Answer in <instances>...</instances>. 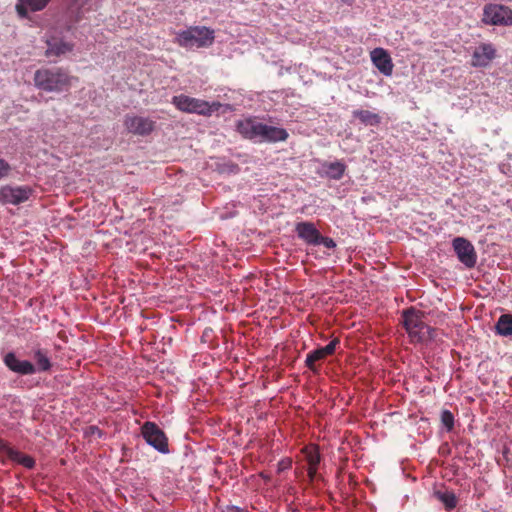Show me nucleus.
<instances>
[{
  "label": "nucleus",
  "instance_id": "obj_18",
  "mask_svg": "<svg viewBox=\"0 0 512 512\" xmlns=\"http://www.w3.org/2000/svg\"><path fill=\"white\" fill-rule=\"evenodd\" d=\"M33 359L36 362L37 368L36 371L46 372L49 371L52 367L51 361L48 356V351L42 348H35L33 350Z\"/></svg>",
  "mask_w": 512,
  "mask_h": 512
},
{
  "label": "nucleus",
  "instance_id": "obj_4",
  "mask_svg": "<svg viewBox=\"0 0 512 512\" xmlns=\"http://www.w3.org/2000/svg\"><path fill=\"white\" fill-rule=\"evenodd\" d=\"M214 41V31L205 26L190 27L177 33L176 42L184 48L207 47Z\"/></svg>",
  "mask_w": 512,
  "mask_h": 512
},
{
  "label": "nucleus",
  "instance_id": "obj_10",
  "mask_svg": "<svg viewBox=\"0 0 512 512\" xmlns=\"http://www.w3.org/2000/svg\"><path fill=\"white\" fill-rule=\"evenodd\" d=\"M496 57V49L491 43H481L477 46L472 55L471 65L473 67H486Z\"/></svg>",
  "mask_w": 512,
  "mask_h": 512
},
{
  "label": "nucleus",
  "instance_id": "obj_21",
  "mask_svg": "<svg viewBox=\"0 0 512 512\" xmlns=\"http://www.w3.org/2000/svg\"><path fill=\"white\" fill-rule=\"evenodd\" d=\"M323 167L325 168L326 175L334 180H340L346 171V165L341 161L326 163Z\"/></svg>",
  "mask_w": 512,
  "mask_h": 512
},
{
  "label": "nucleus",
  "instance_id": "obj_17",
  "mask_svg": "<svg viewBox=\"0 0 512 512\" xmlns=\"http://www.w3.org/2000/svg\"><path fill=\"white\" fill-rule=\"evenodd\" d=\"M352 116L366 126H377L381 122V116L369 110H354Z\"/></svg>",
  "mask_w": 512,
  "mask_h": 512
},
{
  "label": "nucleus",
  "instance_id": "obj_5",
  "mask_svg": "<svg viewBox=\"0 0 512 512\" xmlns=\"http://www.w3.org/2000/svg\"><path fill=\"white\" fill-rule=\"evenodd\" d=\"M141 435L158 452L162 454L169 453L168 438L156 423L146 421L141 427Z\"/></svg>",
  "mask_w": 512,
  "mask_h": 512
},
{
  "label": "nucleus",
  "instance_id": "obj_25",
  "mask_svg": "<svg viewBox=\"0 0 512 512\" xmlns=\"http://www.w3.org/2000/svg\"><path fill=\"white\" fill-rule=\"evenodd\" d=\"M441 422L445 426L448 432L454 428V416L449 410H443L441 412Z\"/></svg>",
  "mask_w": 512,
  "mask_h": 512
},
{
  "label": "nucleus",
  "instance_id": "obj_9",
  "mask_svg": "<svg viewBox=\"0 0 512 512\" xmlns=\"http://www.w3.org/2000/svg\"><path fill=\"white\" fill-rule=\"evenodd\" d=\"M32 194L28 186H3L0 189V201L4 204L19 205L26 202Z\"/></svg>",
  "mask_w": 512,
  "mask_h": 512
},
{
  "label": "nucleus",
  "instance_id": "obj_19",
  "mask_svg": "<svg viewBox=\"0 0 512 512\" xmlns=\"http://www.w3.org/2000/svg\"><path fill=\"white\" fill-rule=\"evenodd\" d=\"M47 44H48V48L46 51L47 56H50V55L60 56L67 52L72 51V49H73V45L71 43H68V42H65L62 40L49 41Z\"/></svg>",
  "mask_w": 512,
  "mask_h": 512
},
{
  "label": "nucleus",
  "instance_id": "obj_7",
  "mask_svg": "<svg viewBox=\"0 0 512 512\" xmlns=\"http://www.w3.org/2000/svg\"><path fill=\"white\" fill-rule=\"evenodd\" d=\"M124 126L129 133L144 137L154 131L156 122L149 117L128 114L125 116Z\"/></svg>",
  "mask_w": 512,
  "mask_h": 512
},
{
  "label": "nucleus",
  "instance_id": "obj_22",
  "mask_svg": "<svg viewBox=\"0 0 512 512\" xmlns=\"http://www.w3.org/2000/svg\"><path fill=\"white\" fill-rule=\"evenodd\" d=\"M9 459L12 460L13 462L22 465L27 469H33L35 466V460L31 456L23 454L15 449H13V451H10Z\"/></svg>",
  "mask_w": 512,
  "mask_h": 512
},
{
  "label": "nucleus",
  "instance_id": "obj_12",
  "mask_svg": "<svg viewBox=\"0 0 512 512\" xmlns=\"http://www.w3.org/2000/svg\"><path fill=\"white\" fill-rule=\"evenodd\" d=\"M374 66L385 76H391L394 64L389 53L383 48H375L370 53Z\"/></svg>",
  "mask_w": 512,
  "mask_h": 512
},
{
  "label": "nucleus",
  "instance_id": "obj_23",
  "mask_svg": "<svg viewBox=\"0 0 512 512\" xmlns=\"http://www.w3.org/2000/svg\"><path fill=\"white\" fill-rule=\"evenodd\" d=\"M302 453L305 456V460L308 463V466H318L321 461V456L318 451L317 446L309 445L302 448Z\"/></svg>",
  "mask_w": 512,
  "mask_h": 512
},
{
  "label": "nucleus",
  "instance_id": "obj_27",
  "mask_svg": "<svg viewBox=\"0 0 512 512\" xmlns=\"http://www.w3.org/2000/svg\"><path fill=\"white\" fill-rule=\"evenodd\" d=\"M28 10L30 9L27 6V4L24 3L22 0H19V2L16 4V11L18 15L22 18H25L28 16Z\"/></svg>",
  "mask_w": 512,
  "mask_h": 512
},
{
  "label": "nucleus",
  "instance_id": "obj_24",
  "mask_svg": "<svg viewBox=\"0 0 512 512\" xmlns=\"http://www.w3.org/2000/svg\"><path fill=\"white\" fill-rule=\"evenodd\" d=\"M435 497L443 503L447 510H452L457 506V498L453 492L450 491H436Z\"/></svg>",
  "mask_w": 512,
  "mask_h": 512
},
{
  "label": "nucleus",
  "instance_id": "obj_26",
  "mask_svg": "<svg viewBox=\"0 0 512 512\" xmlns=\"http://www.w3.org/2000/svg\"><path fill=\"white\" fill-rule=\"evenodd\" d=\"M24 3L27 4L29 9L31 11H41L43 10L47 4L50 2V0H22Z\"/></svg>",
  "mask_w": 512,
  "mask_h": 512
},
{
  "label": "nucleus",
  "instance_id": "obj_32",
  "mask_svg": "<svg viewBox=\"0 0 512 512\" xmlns=\"http://www.w3.org/2000/svg\"><path fill=\"white\" fill-rule=\"evenodd\" d=\"M223 512H248L246 509L235 506V505H227Z\"/></svg>",
  "mask_w": 512,
  "mask_h": 512
},
{
  "label": "nucleus",
  "instance_id": "obj_30",
  "mask_svg": "<svg viewBox=\"0 0 512 512\" xmlns=\"http://www.w3.org/2000/svg\"><path fill=\"white\" fill-rule=\"evenodd\" d=\"M11 170V167L7 161L0 158V179L6 177Z\"/></svg>",
  "mask_w": 512,
  "mask_h": 512
},
{
  "label": "nucleus",
  "instance_id": "obj_13",
  "mask_svg": "<svg viewBox=\"0 0 512 512\" xmlns=\"http://www.w3.org/2000/svg\"><path fill=\"white\" fill-rule=\"evenodd\" d=\"M262 126L263 123L258 122L255 119L248 118L238 121L236 128L244 138L254 142H260Z\"/></svg>",
  "mask_w": 512,
  "mask_h": 512
},
{
  "label": "nucleus",
  "instance_id": "obj_34",
  "mask_svg": "<svg viewBox=\"0 0 512 512\" xmlns=\"http://www.w3.org/2000/svg\"><path fill=\"white\" fill-rule=\"evenodd\" d=\"M89 432L91 434H98V436H101V430L97 426H90Z\"/></svg>",
  "mask_w": 512,
  "mask_h": 512
},
{
  "label": "nucleus",
  "instance_id": "obj_29",
  "mask_svg": "<svg viewBox=\"0 0 512 512\" xmlns=\"http://www.w3.org/2000/svg\"><path fill=\"white\" fill-rule=\"evenodd\" d=\"M320 244L324 245L328 249H333L336 247V243L332 238L322 236L321 234L318 239V245Z\"/></svg>",
  "mask_w": 512,
  "mask_h": 512
},
{
  "label": "nucleus",
  "instance_id": "obj_14",
  "mask_svg": "<svg viewBox=\"0 0 512 512\" xmlns=\"http://www.w3.org/2000/svg\"><path fill=\"white\" fill-rule=\"evenodd\" d=\"M3 361L9 370L20 375H32L36 372V367L33 363L27 360H19L13 352L7 353Z\"/></svg>",
  "mask_w": 512,
  "mask_h": 512
},
{
  "label": "nucleus",
  "instance_id": "obj_28",
  "mask_svg": "<svg viewBox=\"0 0 512 512\" xmlns=\"http://www.w3.org/2000/svg\"><path fill=\"white\" fill-rule=\"evenodd\" d=\"M10 451H13V448L9 446V444L0 438V458L3 456L10 457Z\"/></svg>",
  "mask_w": 512,
  "mask_h": 512
},
{
  "label": "nucleus",
  "instance_id": "obj_31",
  "mask_svg": "<svg viewBox=\"0 0 512 512\" xmlns=\"http://www.w3.org/2000/svg\"><path fill=\"white\" fill-rule=\"evenodd\" d=\"M292 461L290 459H282L278 463V471L282 472L284 470H287L291 467Z\"/></svg>",
  "mask_w": 512,
  "mask_h": 512
},
{
  "label": "nucleus",
  "instance_id": "obj_3",
  "mask_svg": "<svg viewBox=\"0 0 512 512\" xmlns=\"http://www.w3.org/2000/svg\"><path fill=\"white\" fill-rule=\"evenodd\" d=\"M171 103L180 111L195 113L202 116H210L221 107L219 102L209 103L205 100L180 94L172 97Z\"/></svg>",
  "mask_w": 512,
  "mask_h": 512
},
{
  "label": "nucleus",
  "instance_id": "obj_6",
  "mask_svg": "<svg viewBox=\"0 0 512 512\" xmlns=\"http://www.w3.org/2000/svg\"><path fill=\"white\" fill-rule=\"evenodd\" d=\"M482 21L489 25H512V10L504 5L487 4Z\"/></svg>",
  "mask_w": 512,
  "mask_h": 512
},
{
  "label": "nucleus",
  "instance_id": "obj_8",
  "mask_svg": "<svg viewBox=\"0 0 512 512\" xmlns=\"http://www.w3.org/2000/svg\"><path fill=\"white\" fill-rule=\"evenodd\" d=\"M458 260L467 268H473L477 263V254L470 241L463 237H456L452 242Z\"/></svg>",
  "mask_w": 512,
  "mask_h": 512
},
{
  "label": "nucleus",
  "instance_id": "obj_1",
  "mask_svg": "<svg viewBox=\"0 0 512 512\" xmlns=\"http://www.w3.org/2000/svg\"><path fill=\"white\" fill-rule=\"evenodd\" d=\"M402 323L412 343H422L434 337L435 330L423 321L424 313L414 307L402 311Z\"/></svg>",
  "mask_w": 512,
  "mask_h": 512
},
{
  "label": "nucleus",
  "instance_id": "obj_15",
  "mask_svg": "<svg viewBox=\"0 0 512 512\" xmlns=\"http://www.w3.org/2000/svg\"><path fill=\"white\" fill-rule=\"evenodd\" d=\"M297 236L309 245H318L320 232L312 222H299L295 226Z\"/></svg>",
  "mask_w": 512,
  "mask_h": 512
},
{
  "label": "nucleus",
  "instance_id": "obj_33",
  "mask_svg": "<svg viewBox=\"0 0 512 512\" xmlns=\"http://www.w3.org/2000/svg\"><path fill=\"white\" fill-rule=\"evenodd\" d=\"M317 469H318V466H314V467L313 466H308V477H309L311 482L316 477Z\"/></svg>",
  "mask_w": 512,
  "mask_h": 512
},
{
  "label": "nucleus",
  "instance_id": "obj_20",
  "mask_svg": "<svg viewBox=\"0 0 512 512\" xmlns=\"http://www.w3.org/2000/svg\"><path fill=\"white\" fill-rule=\"evenodd\" d=\"M495 329L500 336H512V314H502L497 320Z\"/></svg>",
  "mask_w": 512,
  "mask_h": 512
},
{
  "label": "nucleus",
  "instance_id": "obj_11",
  "mask_svg": "<svg viewBox=\"0 0 512 512\" xmlns=\"http://www.w3.org/2000/svg\"><path fill=\"white\" fill-rule=\"evenodd\" d=\"M340 344L339 338H334L331 340L325 347H321L318 349H315L311 352H309L306 356V366L312 370L316 371L317 367L315 366V363L319 360L324 359L325 357L332 355L337 346Z\"/></svg>",
  "mask_w": 512,
  "mask_h": 512
},
{
  "label": "nucleus",
  "instance_id": "obj_16",
  "mask_svg": "<svg viewBox=\"0 0 512 512\" xmlns=\"http://www.w3.org/2000/svg\"><path fill=\"white\" fill-rule=\"evenodd\" d=\"M289 134L284 128L269 126L263 123L260 142L277 143L288 139Z\"/></svg>",
  "mask_w": 512,
  "mask_h": 512
},
{
  "label": "nucleus",
  "instance_id": "obj_2",
  "mask_svg": "<svg viewBox=\"0 0 512 512\" xmlns=\"http://www.w3.org/2000/svg\"><path fill=\"white\" fill-rule=\"evenodd\" d=\"M34 84L46 92H61L70 87L71 77L59 67L40 68L34 74Z\"/></svg>",
  "mask_w": 512,
  "mask_h": 512
}]
</instances>
